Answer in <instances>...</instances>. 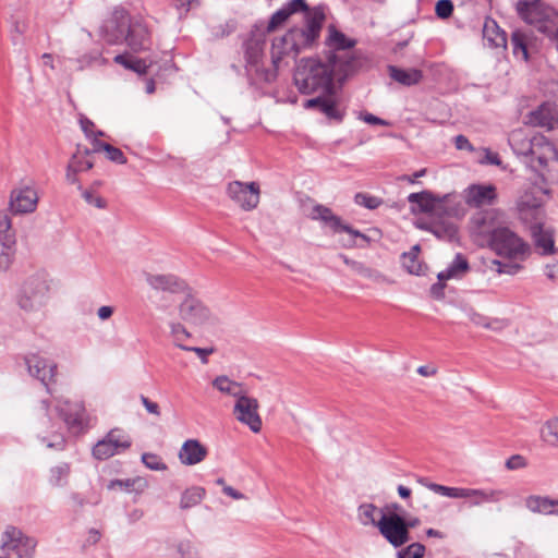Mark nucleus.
Instances as JSON below:
<instances>
[{
    "mask_svg": "<svg viewBox=\"0 0 558 558\" xmlns=\"http://www.w3.org/2000/svg\"><path fill=\"white\" fill-rule=\"evenodd\" d=\"M362 68L363 61L360 57L325 51L323 56L300 59L295 65L293 81L303 95H335L333 81L342 84Z\"/></svg>",
    "mask_w": 558,
    "mask_h": 558,
    "instance_id": "obj_1",
    "label": "nucleus"
},
{
    "mask_svg": "<svg viewBox=\"0 0 558 558\" xmlns=\"http://www.w3.org/2000/svg\"><path fill=\"white\" fill-rule=\"evenodd\" d=\"M509 144L515 155L531 158V167L543 181L558 180V150L543 134L514 130Z\"/></svg>",
    "mask_w": 558,
    "mask_h": 558,
    "instance_id": "obj_2",
    "label": "nucleus"
},
{
    "mask_svg": "<svg viewBox=\"0 0 558 558\" xmlns=\"http://www.w3.org/2000/svg\"><path fill=\"white\" fill-rule=\"evenodd\" d=\"M325 9L323 5L315 7L306 16V25L302 28H291L283 36L277 37L271 44L272 70H278L284 57L292 56L294 59L304 49L311 48L319 38L325 22Z\"/></svg>",
    "mask_w": 558,
    "mask_h": 558,
    "instance_id": "obj_3",
    "label": "nucleus"
},
{
    "mask_svg": "<svg viewBox=\"0 0 558 558\" xmlns=\"http://www.w3.org/2000/svg\"><path fill=\"white\" fill-rule=\"evenodd\" d=\"M102 32L108 44L114 45L124 40L135 53L149 50L151 46L147 26L138 21L131 22L123 9L113 11L111 19L102 26Z\"/></svg>",
    "mask_w": 558,
    "mask_h": 558,
    "instance_id": "obj_4",
    "label": "nucleus"
},
{
    "mask_svg": "<svg viewBox=\"0 0 558 558\" xmlns=\"http://www.w3.org/2000/svg\"><path fill=\"white\" fill-rule=\"evenodd\" d=\"M266 35L264 23H256L252 27L248 37L242 44L245 74L251 84L271 83L277 78L276 70L264 66Z\"/></svg>",
    "mask_w": 558,
    "mask_h": 558,
    "instance_id": "obj_5",
    "label": "nucleus"
},
{
    "mask_svg": "<svg viewBox=\"0 0 558 558\" xmlns=\"http://www.w3.org/2000/svg\"><path fill=\"white\" fill-rule=\"evenodd\" d=\"M518 15L529 25L550 40H558V12L543 0H519L515 5Z\"/></svg>",
    "mask_w": 558,
    "mask_h": 558,
    "instance_id": "obj_6",
    "label": "nucleus"
},
{
    "mask_svg": "<svg viewBox=\"0 0 558 558\" xmlns=\"http://www.w3.org/2000/svg\"><path fill=\"white\" fill-rule=\"evenodd\" d=\"M488 247L498 256L509 260H525L531 255V245L508 227L497 229Z\"/></svg>",
    "mask_w": 558,
    "mask_h": 558,
    "instance_id": "obj_7",
    "label": "nucleus"
},
{
    "mask_svg": "<svg viewBox=\"0 0 558 558\" xmlns=\"http://www.w3.org/2000/svg\"><path fill=\"white\" fill-rule=\"evenodd\" d=\"M49 284L41 275L27 278L16 296L17 304L25 312H34L43 307L49 299Z\"/></svg>",
    "mask_w": 558,
    "mask_h": 558,
    "instance_id": "obj_8",
    "label": "nucleus"
},
{
    "mask_svg": "<svg viewBox=\"0 0 558 558\" xmlns=\"http://www.w3.org/2000/svg\"><path fill=\"white\" fill-rule=\"evenodd\" d=\"M184 300L179 305L181 319L190 325L213 328L219 324V318L199 299L193 295L190 290L185 292Z\"/></svg>",
    "mask_w": 558,
    "mask_h": 558,
    "instance_id": "obj_9",
    "label": "nucleus"
},
{
    "mask_svg": "<svg viewBox=\"0 0 558 558\" xmlns=\"http://www.w3.org/2000/svg\"><path fill=\"white\" fill-rule=\"evenodd\" d=\"M36 545L35 538L24 535L14 526L8 527L2 534L3 558H33Z\"/></svg>",
    "mask_w": 558,
    "mask_h": 558,
    "instance_id": "obj_10",
    "label": "nucleus"
},
{
    "mask_svg": "<svg viewBox=\"0 0 558 558\" xmlns=\"http://www.w3.org/2000/svg\"><path fill=\"white\" fill-rule=\"evenodd\" d=\"M130 436L120 428H112L104 439L93 448V456L97 460H106L131 447Z\"/></svg>",
    "mask_w": 558,
    "mask_h": 558,
    "instance_id": "obj_11",
    "label": "nucleus"
},
{
    "mask_svg": "<svg viewBox=\"0 0 558 558\" xmlns=\"http://www.w3.org/2000/svg\"><path fill=\"white\" fill-rule=\"evenodd\" d=\"M259 403L257 399L246 393L239 396L233 407L234 417L246 425L253 433H259L263 426L262 417L258 414Z\"/></svg>",
    "mask_w": 558,
    "mask_h": 558,
    "instance_id": "obj_12",
    "label": "nucleus"
},
{
    "mask_svg": "<svg viewBox=\"0 0 558 558\" xmlns=\"http://www.w3.org/2000/svg\"><path fill=\"white\" fill-rule=\"evenodd\" d=\"M24 362L27 366L28 374L40 380L48 393H52L50 387L56 383L57 364L37 353L26 354Z\"/></svg>",
    "mask_w": 558,
    "mask_h": 558,
    "instance_id": "obj_13",
    "label": "nucleus"
},
{
    "mask_svg": "<svg viewBox=\"0 0 558 558\" xmlns=\"http://www.w3.org/2000/svg\"><path fill=\"white\" fill-rule=\"evenodd\" d=\"M228 196L243 210H252L259 203V185L256 182L233 181L228 184Z\"/></svg>",
    "mask_w": 558,
    "mask_h": 558,
    "instance_id": "obj_14",
    "label": "nucleus"
},
{
    "mask_svg": "<svg viewBox=\"0 0 558 558\" xmlns=\"http://www.w3.org/2000/svg\"><path fill=\"white\" fill-rule=\"evenodd\" d=\"M390 519L391 526L385 529L388 531V537L386 541L395 548H399L407 544L411 539L410 530L421 524L420 518L411 517L407 513L404 517L392 515Z\"/></svg>",
    "mask_w": 558,
    "mask_h": 558,
    "instance_id": "obj_15",
    "label": "nucleus"
},
{
    "mask_svg": "<svg viewBox=\"0 0 558 558\" xmlns=\"http://www.w3.org/2000/svg\"><path fill=\"white\" fill-rule=\"evenodd\" d=\"M501 227L497 223L496 214L493 210L477 213L472 218L474 239L482 246L488 247L493 234Z\"/></svg>",
    "mask_w": 558,
    "mask_h": 558,
    "instance_id": "obj_16",
    "label": "nucleus"
},
{
    "mask_svg": "<svg viewBox=\"0 0 558 558\" xmlns=\"http://www.w3.org/2000/svg\"><path fill=\"white\" fill-rule=\"evenodd\" d=\"M38 195L35 189L23 186L13 189L10 193L9 209L13 214H29L35 211Z\"/></svg>",
    "mask_w": 558,
    "mask_h": 558,
    "instance_id": "obj_17",
    "label": "nucleus"
},
{
    "mask_svg": "<svg viewBox=\"0 0 558 558\" xmlns=\"http://www.w3.org/2000/svg\"><path fill=\"white\" fill-rule=\"evenodd\" d=\"M525 119V123L529 125L554 130L558 128V106L544 102L537 109L531 111Z\"/></svg>",
    "mask_w": 558,
    "mask_h": 558,
    "instance_id": "obj_18",
    "label": "nucleus"
},
{
    "mask_svg": "<svg viewBox=\"0 0 558 558\" xmlns=\"http://www.w3.org/2000/svg\"><path fill=\"white\" fill-rule=\"evenodd\" d=\"M146 282L151 289L170 293H185L190 290L186 282L174 275L146 274Z\"/></svg>",
    "mask_w": 558,
    "mask_h": 558,
    "instance_id": "obj_19",
    "label": "nucleus"
},
{
    "mask_svg": "<svg viewBox=\"0 0 558 558\" xmlns=\"http://www.w3.org/2000/svg\"><path fill=\"white\" fill-rule=\"evenodd\" d=\"M333 95H322L307 99L304 102L305 109H316L324 113L328 119L341 122L344 118V112L337 107V102L332 99Z\"/></svg>",
    "mask_w": 558,
    "mask_h": 558,
    "instance_id": "obj_20",
    "label": "nucleus"
},
{
    "mask_svg": "<svg viewBox=\"0 0 558 558\" xmlns=\"http://www.w3.org/2000/svg\"><path fill=\"white\" fill-rule=\"evenodd\" d=\"M326 47L329 49L327 51H335L337 54H351L360 57L365 63V59L355 52H348L347 50L353 48L356 45V40L347 37L342 32L338 31L335 25L328 26V36L325 40Z\"/></svg>",
    "mask_w": 558,
    "mask_h": 558,
    "instance_id": "obj_21",
    "label": "nucleus"
},
{
    "mask_svg": "<svg viewBox=\"0 0 558 558\" xmlns=\"http://www.w3.org/2000/svg\"><path fill=\"white\" fill-rule=\"evenodd\" d=\"M57 411L70 429L75 432L83 429L85 409L81 403L64 401L58 404Z\"/></svg>",
    "mask_w": 558,
    "mask_h": 558,
    "instance_id": "obj_22",
    "label": "nucleus"
},
{
    "mask_svg": "<svg viewBox=\"0 0 558 558\" xmlns=\"http://www.w3.org/2000/svg\"><path fill=\"white\" fill-rule=\"evenodd\" d=\"M208 454L207 448L197 439H187L179 451V460L184 465L201 463Z\"/></svg>",
    "mask_w": 558,
    "mask_h": 558,
    "instance_id": "obj_23",
    "label": "nucleus"
},
{
    "mask_svg": "<svg viewBox=\"0 0 558 558\" xmlns=\"http://www.w3.org/2000/svg\"><path fill=\"white\" fill-rule=\"evenodd\" d=\"M496 197L494 185L473 184L466 190L465 202L472 207H481L493 204Z\"/></svg>",
    "mask_w": 558,
    "mask_h": 558,
    "instance_id": "obj_24",
    "label": "nucleus"
},
{
    "mask_svg": "<svg viewBox=\"0 0 558 558\" xmlns=\"http://www.w3.org/2000/svg\"><path fill=\"white\" fill-rule=\"evenodd\" d=\"M548 191L542 186H531L518 199V207L520 210L536 209L542 207L545 202Z\"/></svg>",
    "mask_w": 558,
    "mask_h": 558,
    "instance_id": "obj_25",
    "label": "nucleus"
},
{
    "mask_svg": "<svg viewBox=\"0 0 558 558\" xmlns=\"http://www.w3.org/2000/svg\"><path fill=\"white\" fill-rule=\"evenodd\" d=\"M462 498L470 499V506H480L484 502H497L499 501L504 493L501 490L494 489H474V488H461Z\"/></svg>",
    "mask_w": 558,
    "mask_h": 558,
    "instance_id": "obj_26",
    "label": "nucleus"
},
{
    "mask_svg": "<svg viewBox=\"0 0 558 558\" xmlns=\"http://www.w3.org/2000/svg\"><path fill=\"white\" fill-rule=\"evenodd\" d=\"M483 37L490 47L507 48V34L493 19H486L483 26Z\"/></svg>",
    "mask_w": 558,
    "mask_h": 558,
    "instance_id": "obj_27",
    "label": "nucleus"
},
{
    "mask_svg": "<svg viewBox=\"0 0 558 558\" xmlns=\"http://www.w3.org/2000/svg\"><path fill=\"white\" fill-rule=\"evenodd\" d=\"M532 236L536 248L541 250L542 255H549L555 252L554 234L550 230L544 229L542 223L532 227Z\"/></svg>",
    "mask_w": 558,
    "mask_h": 558,
    "instance_id": "obj_28",
    "label": "nucleus"
},
{
    "mask_svg": "<svg viewBox=\"0 0 558 558\" xmlns=\"http://www.w3.org/2000/svg\"><path fill=\"white\" fill-rule=\"evenodd\" d=\"M389 76L403 86L417 85L423 78V72L418 69H401L388 65Z\"/></svg>",
    "mask_w": 558,
    "mask_h": 558,
    "instance_id": "obj_29",
    "label": "nucleus"
},
{
    "mask_svg": "<svg viewBox=\"0 0 558 558\" xmlns=\"http://www.w3.org/2000/svg\"><path fill=\"white\" fill-rule=\"evenodd\" d=\"M311 219L319 220L325 227H328L333 233H339V227H341L342 219L335 215L332 210L324 205L317 204L313 207Z\"/></svg>",
    "mask_w": 558,
    "mask_h": 558,
    "instance_id": "obj_30",
    "label": "nucleus"
},
{
    "mask_svg": "<svg viewBox=\"0 0 558 558\" xmlns=\"http://www.w3.org/2000/svg\"><path fill=\"white\" fill-rule=\"evenodd\" d=\"M469 269L470 265L466 257L461 253H457L449 266L445 270L438 272L437 278L439 281H446L452 278H462Z\"/></svg>",
    "mask_w": 558,
    "mask_h": 558,
    "instance_id": "obj_31",
    "label": "nucleus"
},
{
    "mask_svg": "<svg viewBox=\"0 0 558 558\" xmlns=\"http://www.w3.org/2000/svg\"><path fill=\"white\" fill-rule=\"evenodd\" d=\"M525 506L532 512L546 515H557L558 499L542 496H530L525 499Z\"/></svg>",
    "mask_w": 558,
    "mask_h": 558,
    "instance_id": "obj_32",
    "label": "nucleus"
},
{
    "mask_svg": "<svg viewBox=\"0 0 558 558\" xmlns=\"http://www.w3.org/2000/svg\"><path fill=\"white\" fill-rule=\"evenodd\" d=\"M420 228L433 233L440 240L452 241L457 236V228L452 222L429 221L420 225Z\"/></svg>",
    "mask_w": 558,
    "mask_h": 558,
    "instance_id": "obj_33",
    "label": "nucleus"
},
{
    "mask_svg": "<svg viewBox=\"0 0 558 558\" xmlns=\"http://www.w3.org/2000/svg\"><path fill=\"white\" fill-rule=\"evenodd\" d=\"M381 517L377 522V527L380 532V534L387 538L388 537V531H386V527L391 526V517L398 515V517H404L407 513L405 510L401 505L398 502H390L385 506L383 510H380Z\"/></svg>",
    "mask_w": 558,
    "mask_h": 558,
    "instance_id": "obj_34",
    "label": "nucleus"
},
{
    "mask_svg": "<svg viewBox=\"0 0 558 558\" xmlns=\"http://www.w3.org/2000/svg\"><path fill=\"white\" fill-rule=\"evenodd\" d=\"M213 386L219 390L220 392L222 393H226V395H229V396H232L234 398H236V400L239 399V396H243L245 395L246 392L242 389L243 385L238 383V381H234V380H231L229 377L225 376V375H221V376H217L214 380H213Z\"/></svg>",
    "mask_w": 558,
    "mask_h": 558,
    "instance_id": "obj_35",
    "label": "nucleus"
},
{
    "mask_svg": "<svg viewBox=\"0 0 558 558\" xmlns=\"http://www.w3.org/2000/svg\"><path fill=\"white\" fill-rule=\"evenodd\" d=\"M408 202L417 204L421 213H432L436 206V197L429 191H422L418 193H411L408 196Z\"/></svg>",
    "mask_w": 558,
    "mask_h": 558,
    "instance_id": "obj_36",
    "label": "nucleus"
},
{
    "mask_svg": "<svg viewBox=\"0 0 558 558\" xmlns=\"http://www.w3.org/2000/svg\"><path fill=\"white\" fill-rule=\"evenodd\" d=\"M421 247L418 244L411 247L409 252H404L401 255L402 265L407 269L409 274L412 275H421L423 270V265L418 259V253Z\"/></svg>",
    "mask_w": 558,
    "mask_h": 558,
    "instance_id": "obj_37",
    "label": "nucleus"
},
{
    "mask_svg": "<svg viewBox=\"0 0 558 558\" xmlns=\"http://www.w3.org/2000/svg\"><path fill=\"white\" fill-rule=\"evenodd\" d=\"M205 488L193 486L185 489L181 496L180 508L185 510L198 505L205 497Z\"/></svg>",
    "mask_w": 558,
    "mask_h": 558,
    "instance_id": "obj_38",
    "label": "nucleus"
},
{
    "mask_svg": "<svg viewBox=\"0 0 558 558\" xmlns=\"http://www.w3.org/2000/svg\"><path fill=\"white\" fill-rule=\"evenodd\" d=\"M510 43L514 57L526 61L529 59V51L525 34L518 29L512 32Z\"/></svg>",
    "mask_w": 558,
    "mask_h": 558,
    "instance_id": "obj_39",
    "label": "nucleus"
},
{
    "mask_svg": "<svg viewBox=\"0 0 558 558\" xmlns=\"http://www.w3.org/2000/svg\"><path fill=\"white\" fill-rule=\"evenodd\" d=\"M71 468L66 462H62L50 469L49 483L54 487H63L68 483Z\"/></svg>",
    "mask_w": 558,
    "mask_h": 558,
    "instance_id": "obj_40",
    "label": "nucleus"
},
{
    "mask_svg": "<svg viewBox=\"0 0 558 558\" xmlns=\"http://www.w3.org/2000/svg\"><path fill=\"white\" fill-rule=\"evenodd\" d=\"M113 60L116 63L121 64L125 69L132 70L140 75H144L148 71V64L143 59H133L126 54H117Z\"/></svg>",
    "mask_w": 558,
    "mask_h": 558,
    "instance_id": "obj_41",
    "label": "nucleus"
},
{
    "mask_svg": "<svg viewBox=\"0 0 558 558\" xmlns=\"http://www.w3.org/2000/svg\"><path fill=\"white\" fill-rule=\"evenodd\" d=\"M418 482L427 487L429 490L449 498H462V487H449L436 483H429L426 478H420Z\"/></svg>",
    "mask_w": 558,
    "mask_h": 558,
    "instance_id": "obj_42",
    "label": "nucleus"
},
{
    "mask_svg": "<svg viewBox=\"0 0 558 558\" xmlns=\"http://www.w3.org/2000/svg\"><path fill=\"white\" fill-rule=\"evenodd\" d=\"M92 151L88 148H77L70 162H75L74 172L88 171L94 167V161L89 158Z\"/></svg>",
    "mask_w": 558,
    "mask_h": 558,
    "instance_id": "obj_43",
    "label": "nucleus"
},
{
    "mask_svg": "<svg viewBox=\"0 0 558 558\" xmlns=\"http://www.w3.org/2000/svg\"><path fill=\"white\" fill-rule=\"evenodd\" d=\"M377 507L374 504H362L357 508V519L363 525H374L377 526V520L375 514L377 512Z\"/></svg>",
    "mask_w": 558,
    "mask_h": 558,
    "instance_id": "obj_44",
    "label": "nucleus"
},
{
    "mask_svg": "<svg viewBox=\"0 0 558 558\" xmlns=\"http://www.w3.org/2000/svg\"><path fill=\"white\" fill-rule=\"evenodd\" d=\"M523 260H509L502 262L498 259H494L492 262V265L495 266L496 272L499 275L506 274V275H517L521 269L523 268L520 263Z\"/></svg>",
    "mask_w": 558,
    "mask_h": 558,
    "instance_id": "obj_45",
    "label": "nucleus"
},
{
    "mask_svg": "<svg viewBox=\"0 0 558 558\" xmlns=\"http://www.w3.org/2000/svg\"><path fill=\"white\" fill-rule=\"evenodd\" d=\"M290 17V12L284 7L276 11L269 19L267 25L264 24L266 34L276 31Z\"/></svg>",
    "mask_w": 558,
    "mask_h": 558,
    "instance_id": "obj_46",
    "label": "nucleus"
},
{
    "mask_svg": "<svg viewBox=\"0 0 558 558\" xmlns=\"http://www.w3.org/2000/svg\"><path fill=\"white\" fill-rule=\"evenodd\" d=\"M542 437L550 445H558V417L546 422L542 429Z\"/></svg>",
    "mask_w": 558,
    "mask_h": 558,
    "instance_id": "obj_47",
    "label": "nucleus"
},
{
    "mask_svg": "<svg viewBox=\"0 0 558 558\" xmlns=\"http://www.w3.org/2000/svg\"><path fill=\"white\" fill-rule=\"evenodd\" d=\"M170 329L174 344L182 350H184V348H189L187 345L183 344L184 340L191 337V333L186 330V328L180 323H171Z\"/></svg>",
    "mask_w": 558,
    "mask_h": 558,
    "instance_id": "obj_48",
    "label": "nucleus"
},
{
    "mask_svg": "<svg viewBox=\"0 0 558 558\" xmlns=\"http://www.w3.org/2000/svg\"><path fill=\"white\" fill-rule=\"evenodd\" d=\"M425 554V546L418 542L408 545L398 551V558H423Z\"/></svg>",
    "mask_w": 558,
    "mask_h": 558,
    "instance_id": "obj_49",
    "label": "nucleus"
},
{
    "mask_svg": "<svg viewBox=\"0 0 558 558\" xmlns=\"http://www.w3.org/2000/svg\"><path fill=\"white\" fill-rule=\"evenodd\" d=\"M354 201L367 209H376L383 204L381 198L362 192L355 194Z\"/></svg>",
    "mask_w": 558,
    "mask_h": 558,
    "instance_id": "obj_50",
    "label": "nucleus"
},
{
    "mask_svg": "<svg viewBox=\"0 0 558 558\" xmlns=\"http://www.w3.org/2000/svg\"><path fill=\"white\" fill-rule=\"evenodd\" d=\"M142 462L146 468L154 471H165L167 470V465L162 462L161 458L151 452H145L142 454Z\"/></svg>",
    "mask_w": 558,
    "mask_h": 558,
    "instance_id": "obj_51",
    "label": "nucleus"
},
{
    "mask_svg": "<svg viewBox=\"0 0 558 558\" xmlns=\"http://www.w3.org/2000/svg\"><path fill=\"white\" fill-rule=\"evenodd\" d=\"M341 258L345 265L350 266L359 275L366 277V278L376 277V272L373 269H371L369 267H366L363 263L352 260V259L348 258L345 255H341Z\"/></svg>",
    "mask_w": 558,
    "mask_h": 558,
    "instance_id": "obj_52",
    "label": "nucleus"
},
{
    "mask_svg": "<svg viewBox=\"0 0 558 558\" xmlns=\"http://www.w3.org/2000/svg\"><path fill=\"white\" fill-rule=\"evenodd\" d=\"M436 15L439 19H448L452 15L453 3L451 0H438L435 5Z\"/></svg>",
    "mask_w": 558,
    "mask_h": 558,
    "instance_id": "obj_53",
    "label": "nucleus"
},
{
    "mask_svg": "<svg viewBox=\"0 0 558 558\" xmlns=\"http://www.w3.org/2000/svg\"><path fill=\"white\" fill-rule=\"evenodd\" d=\"M70 500L72 504V509L75 512L81 511L86 505H97L99 502L98 499L90 501L80 493H72L70 495Z\"/></svg>",
    "mask_w": 558,
    "mask_h": 558,
    "instance_id": "obj_54",
    "label": "nucleus"
},
{
    "mask_svg": "<svg viewBox=\"0 0 558 558\" xmlns=\"http://www.w3.org/2000/svg\"><path fill=\"white\" fill-rule=\"evenodd\" d=\"M82 197L87 204L95 206L96 208L104 209L107 207V202L99 195H96L92 190H84L82 192Z\"/></svg>",
    "mask_w": 558,
    "mask_h": 558,
    "instance_id": "obj_55",
    "label": "nucleus"
},
{
    "mask_svg": "<svg viewBox=\"0 0 558 558\" xmlns=\"http://www.w3.org/2000/svg\"><path fill=\"white\" fill-rule=\"evenodd\" d=\"M290 15L296 12H305V17L310 12H312L315 8L310 9L306 4L305 0H291L286 5H283Z\"/></svg>",
    "mask_w": 558,
    "mask_h": 558,
    "instance_id": "obj_56",
    "label": "nucleus"
},
{
    "mask_svg": "<svg viewBox=\"0 0 558 558\" xmlns=\"http://www.w3.org/2000/svg\"><path fill=\"white\" fill-rule=\"evenodd\" d=\"M177 550L181 558H195L197 556L195 547L187 539L179 542Z\"/></svg>",
    "mask_w": 558,
    "mask_h": 558,
    "instance_id": "obj_57",
    "label": "nucleus"
},
{
    "mask_svg": "<svg viewBox=\"0 0 558 558\" xmlns=\"http://www.w3.org/2000/svg\"><path fill=\"white\" fill-rule=\"evenodd\" d=\"M106 155L110 161H113L119 165L126 163V157L124 156L123 151L118 147L109 145L108 147H106Z\"/></svg>",
    "mask_w": 558,
    "mask_h": 558,
    "instance_id": "obj_58",
    "label": "nucleus"
},
{
    "mask_svg": "<svg viewBox=\"0 0 558 558\" xmlns=\"http://www.w3.org/2000/svg\"><path fill=\"white\" fill-rule=\"evenodd\" d=\"M0 242L7 250L14 247L16 243L15 231L11 227L8 231L0 232Z\"/></svg>",
    "mask_w": 558,
    "mask_h": 558,
    "instance_id": "obj_59",
    "label": "nucleus"
},
{
    "mask_svg": "<svg viewBox=\"0 0 558 558\" xmlns=\"http://www.w3.org/2000/svg\"><path fill=\"white\" fill-rule=\"evenodd\" d=\"M526 465V460L520 454H513L506 461V468L508 470H519Z\"/></svg>",
    "mask_w": 558,
    "mask_h": 558,
    "instance_id": "obj_60",
    "label": "nucleus"
},
{
    "mask_svg": "<svg viewBox=\"0 0 558 558\" xmlns=\"http://www.w3.org/2000/svg\"><path fill=\"white\" fill-rule=\"evenodd\" d=\"M468 317L473 324H475L477 326L490 328V323H489L488 318L480 313L474 312L473 310H470L468 312Z\"/></svg>",
    "mask_w": 558,
    "mask_h": 558,
    "instance_id": "obj_61",
    "label": "nucleus"
},
{
    "mask_svg": "<svg viewBox=\"0 0 558 558\" xmlns=\"http://www.w3.org/2000/svg\"><path fill=\"white\" fill-rule=\"evenodd\" d=\"M360 119L363 120L365 123L373 124V125H389V122L378 118L369 112H362L360 114Z\"/></svg>",
    "mask_w": 558,
    "mask_h": 558,
    "instance_id": "obj_62",
    "label": "nucleus"
},
{
    "mask_svg": "<svg viewBox=\"0 0 558 558\" xmlns=\"http://www.w3.org/2000/svg\"><path fill=\"white\" fill-rule=\"evenodd\" d=\"M140 399H141L142 404L145 407V409L148 413L154 414L156 416L160 415V409H159L158 403L151 401L144 395H141Z\"/></svg>",
    "mask_w": 558,
    "mask_h": 558,
    "instance_id": "obj_63",
    "label": "nucleus"
},
{
    "mask_svg": "<svg viewBox=\"0 0 558 558\" xmlns=\"http://www.w3.org/2000/svg\"><path fill=\"white\" fill-rule=\"evenodd\" d=\"M80 125H81L82 131L85 133L86 137L92 138V135L95 132L94 131V128H95L94 122L82 114L80 117Z\"/></svg>",
    "mask_w": 558,
    "mask_h": 558,
    "instance_id": "obj_64",
    "label": "nucleus"
}]
</instances>
